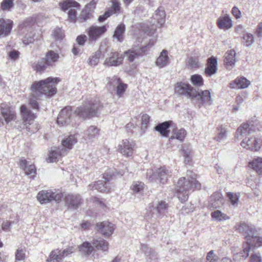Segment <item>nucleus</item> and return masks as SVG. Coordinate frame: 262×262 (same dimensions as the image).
I'll return each mask as SVG.
<instances>
[{
	"label": "nucleus",
	"mask_w": 262,
	"mask_h": 262,
	"mask_svg": "<svg viewBox=\"0 0 262 262\" xmlns=\"http://www.w3.org/2000/svg\"><path fill=\"white\" fill-rule=\"evenodd\" d=\"M101 105L99 100L96 98H88L84 103L77 107L72 114V107L70 106L65 107L59 113L57 119V123L61 126L67 125L74 123L72 122L73 116H77L80 118H90L95 116Z\"/></svg>",
	"instance_id": "f257e3e1"
},
{
	"label": "nucleus",
	"mask_w": 262,
	"mask_h": 262,
	"mask_svg": "<svg viewBox=\"0 0 262 262\" xmlns=\"http://www.w3.org/2000/svg\"><path fill=\"white\" fill-rule=\"evenodd\" d=\"M237 230L247 239L246 243L243 244V250L234 256V259L239 261L246 259L254 248L262 246V236H259L260 229L245 223L238 225Z\"/></svg>",
	"instance_id": "f03ea898"
},
{
	"label": "nucleus",
	"mask_w": 262,
	"mask_h": 262,
	"mask_svg": "<svg viewBox=\"0 0 262 262\" xmlns=\"http://www.w3.org/2000/svg\"><path fill=\"white\" fill-rule=\"evenodd\" d=\"M60 81L57 77H50L45 79L35 81L31 86L33 98L29 101L30 106L36 110H39V105L36 101L42 95L51 97L57 92L56 84Z\"/></svg>",
	"instance_id": "7ed1b4c3"
},
{
	"label": "nucleus",
	"mask_w": 262,
	"mask_h": 262,
	"mask_svg": "<svg viewBox=\"0 0 262 262\" xmlns=\"http://www.w3.org/2000/svg\"><path fill=\"white\" fill-rule=\"evenodd\" d=\"M196 177L194 172L188 170L186 177L179 180L177 185V193L178 198L182 203L187 200L190 191L201 188V184L196 180Z\"/></svg>",
	"instance_id": "20e7f679"
},
{
	"label": "nucleus",
	"mask_w": 262,
	"mask_h": 262,
	"mask_svg": "<svg viewBox=\"0 0 262 262\" xmlns=\"http://www.w3.org/2000/svg\"><path fill=\"white\" fill-rule=\"evenodd\" d=\"M169 205L165 201H156L149 203L146 208V215L150 218L156 215L161 219L168 213Z\"/></svg>",
	"instance_id": "39448f33"
},
{
	"label": "nucleus",
	"mask_w": 262,
	"mask_h": 262,
	"mask_svg": "<svg viewBox=\"0 0 262 262\" xmlns=\"http://www.w3.org/2000/svg\"><path fill=\"white\" fill-rule=\"evenodd\" d=\"M171 176V172L166 167H161L155 170L148 169L146 172V179L150 182H160L165 184L168 178Z\"/></svg>",
	"instance_id": "423d86ee"
},
{
	"label": "nucleus",
	"mask_w": 262,
	"mask_h": 262,
	"mask_svg": "<svg viewBox=\"0 0 262 262\" xmlns=\"http://www.w3.org/2000/svg\"><path fill=\"white\" fill-rule=\"evenodd\" d=\"M63 197V194L61 192L53 191L52 190L40 191L37 195V200L42 204L51 202L54 200L56 202H60Z\"/></svg>",
	"instance_id": "0eeeda50"
},
{
	"label": "nucleus",
	"mask_w": 262,
	"mask_h": 262,
	"mask_svg": "<svg viewBox=\"0 0 262 262\" xmlns=\"http://www.w3.org/2000/svg\"><path fill=\"white\" fill-rule=\"evenodd\" d=\"M59 5L61 10L64 11L70 9L68 12V18L71 22L75 23L78 19L76 10L75 8H79V4L74 0H66L60 2Z\"/></svg>",
	"instance_id": "6e6552de"
},
{
	"label": "nucleus",
	"mask_w": 262,
	"mask_h": 262,
	"mask_svg": "<svg viewBox=\"0 0 262 262\" xmlns=\"http://www.w3.org/2000/svg\"><path fill=\"white\" fill-rule=\"evenodd\" d=\"M258 125V122L256 120L248 121L246 123H243L237 128L235 137L239 139L240 136H246L257 130H260V127Z\"/></svg>",
	"instance_id": "1a4fd4ad"
},
{
	"label": "nucleus",
	"mask_w": 262,
	"mask_h": 262,
	"mask_svg": "<svg viewBox=\"0 0 262 262\" xmlns=\"http://www.w3.org/2000/svg\"><path fill=\"white\" fill-rule=\"evenodd\" d=\"M175 93L188 98H194L197 96L198 91L188 83L180 82L175 85Z\"/></svg>",
	"instance_id": "9d476101"
},
{
	"label": "nucleus",
	"mask_w": 262,
	"mask_h": 262,
	"mask_svg": "<svg viewBox=\"0 0 262 262\" xmlns=\"http://www.w3.org/2000/svg\"><path fill=\"white\" fill-rule=\"evenodd\" d=\"M20 110L23 122L21 123L19 121H16L15 125V127L19 131L25 128V125L28 124L31 125V122H33L36 117L35 115L28 109L25 105H22Z\"/></svg>",
	"instance_id": "9b49d317"
},
{
	"label": "nucleus",
	"mask_w": 262,
	"mask_h": 262,
	"mask_svg": "<svg viewBox=\"0 0 262 262\" xmlns=\"http://www.w3.org/2000/svg\"><path fill=\"white\" fill-rule=\"evenodd\" d=\"M156 42V39L152 38L149 40L148 43L145 46L140 47L136 50H128L125 52V56L127 58L129 62H133L138 58L141 54L145 53L150 48H151Z\"/></svg>",
	"instance_id": "f8f14e48"
},
{
	"label": "nucleus",
	"mask_w": 262,
	"mask_h": 262,
	"mask_svg": "<svg viewBox=\"0 0 262 262\" xmlns=\"http://www.w3.org/2000/svg\"><path fill=\"white\" fill-rule=\"evenodd\" d=\"M113 176H114V172L104 173L103 176L104 180H99L94 184L89 185V189H95L100 192H108L110 189L109 181L112 179Z\"/></svg>",
	"instance_id": "ddd939ff"
},
{
	"label": "nucleus",
	"mask_w": 262,
	"mask_h": 262,
	"mask_svg": "<svg viewBox=\"0 0 262 262\" xmlns=\"http://www.w3.org/2000/svg\"><path fill=\"white\" fill-rule=\"evenodd\" d=\"M154 19L157 21V24L155 25V22L151 26L150 31L145 30V33H147L148 35L151 36L154 35L156 28H160L164 24L165 21V13L163 8H159L155 12L153 16Z\"/></svg>",
	"instance_id": "4468645a"
},
{
	"label": "nucleus",
	"mask_w": 262,
	"mask_h": 262,
	"mask_svg": "<svg viewBox=\"0 0 262 262\" xmlns=\"http://www.w3.org/2000/svg\"><path fill=\"white\" fill-rule=\"evenodd\" d=\"M107 80V83L110 88L116 90V94L118 97H122L127 88V85L123 83L120 78L117 76L108 78Z\"/></svg>",
	"instance_id": "2eb2a0df"
},
{
	"label": "nucleus",
	"mask_w": 262,
	"mask_h": 262,
	"mask_svg": "<svg viewBox=\"0 0 262 262\" xmlns=\"http://www.w3.org/2000/svg\"><path fill=\"white\" fill-rule=\"evenodd\" d=\"M0 111L4 124H9L11 121L16 120V113L11 107L10 104L2 103L0 105Z\"/></svg>",
	"instance_id": "dca6fc26"
},
{
	"label": "nucleus",
	"mask_w": 262,
	"mask_h": 262,
	"mask_svg": "<svg viewBox=\"0 0 262 262\" xmlns=\"http://www.w3.org/2000/svg\"><path fill=\"white\" fill-rule=\"evenodd\" d=\"M261 145L262 139L256 137L245 138L241 143L243 147L253 151H258Z\"/></svg>",
	"instance_id": "f3484780"
},
{
	"label": "nucleus",
	"mask_w": 262,
	"mask_h": 262,
	"mask_svg": "<svg viewBox=\"0 0 262 262\" xmlns=\"http://www.w3.org/2000/svg\"><path fill=\"white\" fill-rule=\"evenodd\" d=\"M135 143L132 140L125 139L118 146V151L124 156L130 157L133 154Z\"/></svg>",
	"instance_id": "a211bd4d"
},
{
	"label": "nucleus",
	"mask_w": 262,
	"mask_h": 262,
	"mask_svg": "<svg viewBox=\"0 0 262 262\" xmlns=\"http://www.w3.org/2000/svg\"><path fill=\"white\" fill-rule=\"evenodd\" d=\"M105 26L98 27L92 26L87 30V33L89 35V40L91 41H96L102 34L106 31Z\"/></svg>",
	"instance_id": "6ab92c4d"
},
{
	"label": "nucleus",
	"mask_w": 262,
	"mask_h": 262,
	"mask_svg": "<svg viewBox=\"0 0 262 262\" xmlns=\"http://www.w3.org/2000/svg\"><path fill=\"white\" fill-rule=\"evenodd\" d=\"M13 27V21L10 19L0 18V37L9 36Z\"/></svg>",
	"instance_id": "aec40b11"
},
{
	"label": "nucleus",
	"mask_w": 262,
	"mask_h": 262,
	"mask_svg": "<svg viewBox=\"0 0 262 262\" xmlns=\"http://www.w3.org/2000/svg\"><path fill=\"white\" fill-rule=\"evenodd\" d=\"M97 227L98 231L105 237L111 236L115 230L114 225L107 221L98 223Z\"/></svg>",
	"instance_id": "412c9836"
},
{
	"label": "nucleus",
	"mask_w": 262,
	"mask_h": 262,
	"mask_svg": "<svg viewBox=\"0 0 262 262\" xmlns=\"http://www.w3.org/2000/svg\"><path fill=\"white\" fill-rule=\"evenodd\" d=\"M123 59L122 54L117 52H112L110 56L105 59L104 64L116 67L122 63Z\"/></svg>",
	"instance_id": "4be33fe9"
},
{
	"label": "nucleus",
	"mask_w": 262,
	"mask_h": 262,
	"mask_svg": "<svg viewBox=\"0 0 262 262\" xmlns=\"http://www.w3.org/2000/svg\"><path fill=\"white\" fill-rule=\"evenodd\" d=\"M236 52L234 50L227 51L225 55L224 60V64L226 69L231 70L232 69L236 62Z\"/></svg>",
	"instance_id": "5701e85b"
},
{
	"label": "nucleus",
	"mask_w": 262,
	"mask_h": 262,
	"mask_svg": "<svg viewBox=\"0 0 262 262\" xmlns=\"http://www.w3.org/2000/svg\"><path fill=\"white\" fill-rule=\"evenodd\" d=\"M19 166L23 169L26 175L30 176L33 179L35 177L36 169L35 165L33 164L28 165V162L26 159H20Z\"/></svg>",
	"instance_id": "b1692460"
},
{
	"label": "nucleus",
	"mask_w": 262,
	"mask_h": 262,
	"mask_svg": "<svg viewBox=\"0 0 262 262\" xmlns=\"http://www.w3.org/2000/svg\"><path fill=\"white\" fill-rule=\"evenodd\" d=\"M217 60L214 56L208 58L207 67L205 68V73L207 76L210 77L215 74L217 72Z\"/></svg>",
	"instance_id": "393cba45"
},
{
	"label": "nucleus",
	"mask_w": 262,
	"mask_h": 262,
	"mask_svg": "<svg viewBox=\"0 0 262 262\" xmlns=\"http://www.w3.org/2000/svg\"><path fill=\"white\" fill-rule=\"evenodd\" d=\"M195 98H197L198 103L200 105H210L212 103L211 94L208 90L202 91L200 93L198 92L197 96Z\"/></svg>",
	"instance_id": "a878e982"
},
{
	"label": "nucleus",
	"mask_w": 262,
	"mask_h": 262,
	"mask_svg": "<svg viewBox=\"0 0 262 262\" xmlns=\"http://www.w3.org/2000/svg\"><path fill=\"white\" fill-rule=\"evenodd\" d=\"M210 206L214 209L221 207L224 203V199L220 192H214L210 198Z\"/></svg>",
	"instance_id": "bb28decb"
},
{
	"label": "nucleus",
	"mask_w": 262,
	"mask_h": 262,
	"mask_svg": "<svg viewBox=\"0 0 262 262\" xmlns=\"http://www.w3.org/2000/svg\"><path fill=\"white\" fill-rule=\"evenodd\" d=\"M248 167L257 174L262 175V157H256L248 162Z\"/></svg>",
	"instance_id": "cd10ccee"
},
{
	"label": "nucleus",
	"mask_w": 262,
	"mask_h": 262,
	"mask_svg": "<svg viewBox=\"0 0 262 262\" xmlns=\"http://www.w3.org/2000/svg\"><path fill=\"white\" fill-rule=\"evenodd\" d=\"M81 198L79 195L69 194L65 197V201L68 207L77 209L80 204Z\"/></svg>",
	"instance_id": "c85d7f7f"
},
{
	"label": "nucleus",
	"mask_w": 262,
	"mask_h": 262,
	"mask_svg": "<svg viewBox=\"0 0 262 262\" xmlns=\"http://www.w3.org/2000/svg\"><path fill=\"white\" fill-rule=\"evenodd\" d=\"M59 58L58 53L54 51L50 50L48 51L43 58L46 61L47 64L48 65L49 68H53L56 64Z\"/></svg>",
	"instance_id": "c756f323"
},
{
	"label": "nucleus",
	"mask_w": 262,
	"mask_h": 262,
	"mask_svg": "<svg viewBox=\"0 0 262 262\" xmlns=\"http://www.w3.org/2000/svg\"><path fill=\"white\" fill-rule=\"evenodd\" d=\"M250 82L244 77L236 78L230 83V88L231 89H245L249 86Z\"/></svg>",
	"instance_id": "7c9ffc66"
},
{
	"label": "nucleus",
	"mask_w": 262,
	"mask_h": 262,
	"mask_svg": "<svg viewBox=\"0 0 262 262\" xmlns=\"http://www.w3.org/2000/svg\"><path fill=\"white\" fill-rule=\"evenodd\" d=\"M99 132L100 129L98 127L91 125L84 132L83 137L85 140L91 141L98 137Z\"/></svg>",
	"instance_id": "2f4dec72"
},
{
	"label": "nucleus",
	"mask_w": 262,
	"mask_h": 262,
	"mask_svg": "<svg viewBox=\"0 0 262 262\" xmlns=\"http://www.w3.org/2000/svg\"><path fill=\"white\" fill-rule=\"evenodd\" d=\"M169 59L167 51L163 50L157 59L156 64L159 68H163L169 63Z\"/></svg>",
	"instance_id": "473e14b6"
},
{
	"label": "nucleus",
	"mask_w": 262,
	"mask_h": 262,
	"mask_svg": "<svg viewBox=\"0 0 262 262\" xmlns=\"http://www.w3.org/2000/svg\"><path fill=\"white\" fill-rule=\"evenodd\" d=\"M218 27L223 30H227L232 26V20L229 15L219 17L217 20Z\"/></svg>",
	"instance_id": "72a5a7b5"
},
{
	"label": "nucleus",
	"mask_w": 262,
	"mask_h": 262,
	"mask_svg": "<svg viewBox=\"0 0 262 262\" xmlns=\"http://www.w3.org/2000/svg\"><path fill=\"white\" fill-rule=\"evenodd\" d=\"M77 142V138L75 135H70L62 141V150L66 152L67 150L72 149L74 144Z\"/></svg>",
	"instance_id": "f704fd0d"
},
{
	"label": "nucleus",
	"mask_w": 262,
	"mask_h": 262,
	"mask_svg": "<svg viewBox=\"0 0 262 262\" xmlns=\"http://www.w3.org/2000/svg\"><path fill=\"white\" fill-rule=\"evenodd\" d=\"M33 69L40 74L44 73L46 70L50 68L43 58L35 61L32 64Z\"/></svg>",
	"instance_id": "c9c22d12"
},
{
	"label": "nucleus",
	"mask_w": 262,
	"mask_h": 262,
	"mask_svg": "<svg viewBox=\"0 0 262 262\" xmlns=\"http://www.w3.org/2000/svg\"><path fill=\"white\" fill-rule=\"evenodd\" d=\"M92 244L94 248L103 251H107L108 249V243L107 242L101 238H96L93 240Z\"/></svg>",
	"instance_id": "e433bc0d"
},
{
	"label": "nucleus",
	"mask_w": 262,
	"mask_h": 262,
	"mask_svg": "<svg viewBox=\"0 0 262 262\" xmlns=\"http://www.w3.org/2000/svg\"><path fill=\"white\" fill-rule=\"evenodd\" d=\"M172 121H165L158 124L155 126L156 130L159 132L164 137H167L169 134L168 128L170 126Z\"/></svg>",
	"instance_id": "4c0bfd02"
},
{
	"label": "nucleus",
	"mask_w": 262,
	"mask_h": 262,
	"mask_svg": "<svg viewBox=\"0 0 262 262\" xmlns=\"http://www.w3.org/2000/svg\"><path fill=\"white\" fill-rule=\"evenodd\" d=\"M125 31V26L124 24L119 25L116 28L113 37L118 42H121L124 40V34Z\"/></svg>",
	"instance_id": "58836bf2"
},
{
	"label": "nucleus",
	"mask_w": 262,
	"mask_h": 262,
	"mask_svg": "<svg viewBox=\"0 0 262 262\" xmlns=\"http://www.w3.org/2000/svg\"><path fill=\"white\" fill-rule=\"evenodd\" d=\"M63 258L60 250L57 249L51 252L46 261L47 262H61Z\"/></svg>",
	"instance_id": "ea45409f"
},
{
	"label": "nucleus",
	"mask_w": 262,
	"mask_h": 262,
	"mask_svg": "<svg viewBox=\"0 0 262 262\" xmlns=\"http://www.w3.org/2000/svg\"><path fill=\"white\" fill-rule=\"evenodd\" d=\"M65 152L62 149L59 151V149H52L49 154V157L47 159L49 162H56L62 156L64 155Z\"/></svg>",
	"instance_id": "a19ab883"
},
{
	"label": "nucleus",
	"mask_w": 262,
	"mask_h": 262,
	"mask_svg": "<svg viewBox=\"0 0 262 262\" xmlns=\"http://www.w3.org/2000/svg\"><path fill=\"white\" fill-rule=\"evenodd\" d=\"M227 137V131L226 128L221 125L217 128L216 135L214 137V139L219 142H222L226 139Z\"/></svg>",
	"instance_id": "79ce46f5"
},
{
	"label": "nucleus",
	"mask_w": 262,
	"mask_h": 262,
	"mask_svg": "<svg viewBox=\"0 0 262 262\" xmlns=\"http://www.w3.org/2000/svg\"><path fill=\"white\" fill-rule=\"evenodd\" d=\"M79 251L82 254L89 255L94 250L93 244L91 245L88 242H84L81 245L78 247Z\"/></svg>",
	"instance_id": "37998d69"
},
{
	"label": "nucleus",
	"mask_w": 262,
	"mask_h": 262,
	"mask_svg": "<svg viewBox=\"0 0 262 262\" xmlns=\"http://www.w3.org/2000/svg\"><path fill=\"white\" fill-rule=\"evenodd\" d=\"M211 215L214 220L219 222L225 221L229 219V217L226 214L222 212L219 210L211 212Z\"/></svg>",
	"instance_id": "c03bdc74"
},
{
	"label": "nucleus",
	"mask_w": 262,
	"mask_h": 262,
	"mask_svg": "<svg viewBox=\"0 0 262 262\" xmlns=\"http://www.w3.org/2000/svg\"><path fill=\"white\" fill-rule=\"evenodd\" d=\"M227 197L229 199L232 206L234 207H236L238 206L239 199V193L229 192L227 193Z\"/></svg>",
	"instance_id": "a18cd8bd"
},
{
	"label": "nucleus",
	"mask_w": 262,
	"mask_h": 262,
	"mask_svg": "<svg viewBox=\"0 0 262 262\" xmlns=\"http://www.w3.org/2000/svg\"><path fill=\"white\" fill-rule=\"evenodd\" d=\"M92 11L91 10L85 8L82 11L79 18L78 19V21L79 23H83L90 19L92 16Z\"/></svg>",
	"instance_id": "49530a36"
},
{
	"label": "nucleus",
	"mask_w": 262,
	"mask_h": 262,
	"mask_svg": "<svg viewBox=\"0 0 262 262\" xmlns=\"http://www.w3.org/2000/svg\"><path fill=\"white\" fill-rule=\"evenodd\" d=\"M26 248L24 247L18 248L15 252V262L17 261H24L26 258Z\"/></svg>",
	"instance_id": "de8ad7c7"
},
{
	"label": "nucleus",
	"mask_w": 262,
	"mask_h": 262,
	"mask_svg": "<svg viewBox=\"0 0 262 262\" xmlns=\"http://www.w3.org/2000/svg\"><path fill=\"white\" fill-rule=\"evenodd\" d=\"M191 82L195 86L200 87L203 85L204 80L201 75L194 74L191 76Z\"/></svg>",
	"instance_id": "09e8293b"
},
{
	"label": "nucleus",
	"mask_w": 262,
	"mask_h": 262,
	"mask_svg": "<svg viewBox=\"0 0 262 262\" xmlns=\"http://www.w3.org/2000/svg\"><path fill=\"white\" fill-rule=\"evenodd\" d=\"M33 19L32 18H28L19 24V28L21 31L24 30L29 31L31 29Z\"/></svg>",
	"instance_id": "8fccbe9b"
},
{
	"label": "nucleus",
	"mask_w": 262,
	"mask_h": 262,
	"mask_svg": "<svg viewBox=\"0 0 262 262\" xmlns=\"http://www.w3.org/2000/svg\"><path fill=\"white\" fill-rule=\"evenodd\" d=\"M186 135V131L181 128L177 131H176L173 136H172L170 139H177L180 141H183Z\"/></svg>",
	"instance_id": "3c124183"
},
{
	"label": "nucleus",
	"mask_w": 262,
	"mask_h": 262,
	"mask_svg": "<svg viewBox=\"0 0 262 262\" xmlns=\"http://www.w3.org/2000/svg\"><path fill=\"white\" fill-rule=\"evenodd\" d=\"M13 6V0H3L1 3V8L3 11H9Z\"/></svg>",
	"instance_id": "603ef678"
},
{
	"label": "nucleus",
	"mask_w": 262,
	"mask_h": 262,
	"mask_svg": "<svg viewBox=\"0 0 262 262\" xmlns=\"http://www.w3.org/2000/svg\"><path fill=\"white\" fill-rule=\"evenodd\" d=\"M144 184L143 182L137 181L134 182L132 185V190L135 193H140L144 189Z\"/></svg>",
	"instance_id": "864d4df0"
},
{
	"label": "nucleus",
	"mask_w": 262,
	"mask_h": 262,
	"mask_svg": "<svg viewBox=\"0 0 262 262\" xmlns=\"http://www.w3.org/2000/svg\"><path fill=\"white\" fill-rule=\"evenodd\" d=\"M243 42L244 45L247 47L251 46L254 42V37L252 34L246 33L244 34Z\"/></svg>",
	"instance_id": "5fc2aeb1"
},
{
	"label": "nucleus",
	"mask_w": 262,
	"mask_h": 262,
	"mask_svg": "<svg viewBox=\"0 0 262 262\" xmlns=\"http://www.w3.org/2000/svg\"><path fill=\"white\" fill-rule=\"evenodd\" d=\"M31 122V124H26L25 126V128L26 130L31 134H33L37 132L39 129L38 125L37 123L33 124Z\"/></svg>",
	"instance_id": "6e6d98bb"
},
{
	"label": "nucleus",
	"mask_w": 262,
	"mask_h": 262,
	"mask_svg": "<svg viewBox=\"0 0 262 262\" xmlns=\"http://www.w3.org/2000/svg\"><path fill=\"white\" fill-rule=\"evenodd\" d=\"M218 256L214 253L213 250L210 251L207 255L206 262H217Z\"/></svg>",
	"instance_id": "4d7b16f0"
},
{
	"label": "nucleus",
	"mask_w": 262,
	"mask_h": 262,
	"mask_svg": "<svg viewBox=\"0 0 262 262\" xmlns=\"http://www.w3.org/2000/svg\"><path fill=\"white\" fill-rule=\"evenodd\" d=\"M188 66L191 68H198L200 67V64L198 58L190 57L188 61Z\"/></svg>",
	"instance_id": "13d9d810"
},
{
	"label": "nucleus",
	"mask_w": 262,
	"mask_h": 262,
	"mask_svg": "<svg viewBox=\"0 0 262 262\" xmlns=\"http://www.w3.org/2000/svg\"><path fill=\"white\" fill-rule=\"evenodd\" d=\"M34 41V38L33 36V33L30 32L27 34L23 39V42L25 45H28L30 43H33Z\"/></svg>",
	"instance_id": "bf43d9fd"
},
{
	"label": "nucleus",
	"mask_w": 262,
	"mask_h": 262,
	"mask_svg": "<svg viewBox=\"0 0 262 262\" xmlns=\"http://www.w3.org/2000/svg\"><path fill=\"white\" fill-rule=\"evenodd\" d=\"M100 56V53L96 52L94 55L90 58L89 63L92 66L96 65L99 62Z\"/></svg>",
	"instance_id": "052dcab7"
},
{
	"label": "nucleus",
	"mask_w": 262,
	"mask_h": 262,
	"mask_svg": "<svg viewBox=\"0 0 262 262\" xmlns=\"http://www.w3.org/2000/svg\"><path fill=\"white\" fill-rule=\"evenodd\" d=\"M149 121V116L147 114H143L141 117V128L142 129H145L147 127V125Z\"/></svg>",
	"instance_id": "680f3d73"
},
{
	"label": "nucleus",
	"mask_w": 262,
	"mask_h": 262,
	"mask_svg": "<svg viewBox=\"0 0 262 262\" xmlns=\"http://www.w3.org/2000/svg\"><path fill=\"white\" fill-rule=\"evenodd\" d=\"M249 262H262L260 254L259 252L252 253L250 257Z\"/></svg>",
	"instance_id": "e2e57ef3"
},
{
	"label": "nucleus",
	"mask_w": 262,
	"mask_h": 262,
	"mask_svg": "<svg viewBox=\"0 0 262 262\" xmlns=\"http://www.w3.org/2000/svg\"><path fill=\"white\" fill-rule=\"evenodd\" d=\"M75 250L76 248L74 247L70 246L62 251L60 250V252L63 256V257L64 258L65 257L73 253Z\"/></svg>",
	"instance_id": "0e129e2a"
},
{
	"label": "nucleus",
	"mask_w": 262,
	"mask_h": 262,
	"mask_svg": "<svg viewBox=\"0 0 262 262\" xmlns=\"http://www.w3.org/2000/svg\"><path fill=\"white\" fill-rule=\"evenodd\" d=\"M53 36L56 40L61 39L64 35L60 28H56L54 30Z\"/></svg>",
	"instance_id": "69168bd1"
},
{
	"label": "nucleus",
	"mask_w": 262,
	"mask_h": 262,
	"mask_svg": "<svg viewBox=\"0 0 262 262\" xmlns=\"http://www.w3.org/2000/svg\"><path fill=\"white\" fill-rule=\"evenodd\" d=\"M86 40L87 36L84 34L78 35L76 38V42L80 46H83Z\"/></svg>",
	"instance_id": "338daca9"
},
{
	"label": "nucleus",
	"mask_w": 262,
	"mask_h": 262,
	"mask_svg": "<svg viewBox=\"0 0 262 262\" xmlns=\"http://www.w3.org/2000/svg\"><path fill=\"white\" fill-rule=\"evenodd\" d=\"M19 55V52L18 51L13 50L8 53L9 58L11 60H15Z\"/></svg>",
	"instance_id": "774afa93"
}]
</instances>
